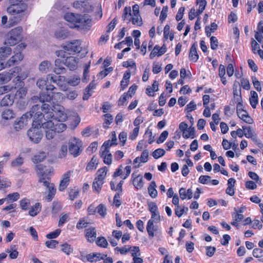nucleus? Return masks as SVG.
I'll use <instances>...</instances> for the list:
<instances>
[{"label":"nucleus","instance_id":"nucleus-42","mask_svg":"<svg viewBox=\"0 0 263 263\" xmlns=\"http://www.w3.org/2000/svg\"><path fill=\"white\" fill-rule=\"evenodd\" d=\"M130 7H125L124 9L123 13L122 15V18L124 21L128 20V22H130V18H129V16H132Z\"/></svg>","mask_w":263,"mask_h":263},{"label":"nucleus","instance_id":"nucleus-7","mask_svg":"<svg viewBox=\"0 0 263 263\" xmlns=\"http://www.w3.org/2000/svg\"><path fill=\"white\" fill-rule=\"evenodd\" d=\"M53 76L48 74L45 79H39L36 81V85L40 89H43L46 86L47 90L52 91L55 87L51 84L52 81H53Z\"/></svg>","mask_w":263,"mask_h":263},{"label":"nucleus","instance_id":"nucleus-37","mask_svg":"<svg viewBox=\"0 0 263 263\" xmlns=\"http://www.w3.org/2000/svg\"><path fill=\"white\" fill-rule=\"evenodd\" d=\"M107 169L106 167H103L99 169L97 172V177L96 178V179H97L100 181H104L107 174Z\"/></svg>","mask_w":263,"mask_h":263},{"label":"nucleus","instance_id":"nucleus-4","mask_svg":"<svg viewBox=\"0 0 263 263\" xmlns=\"http://www.w3.org/2000/svg\"><path fill=\"white\" fill-rule=\"evenodd\" d=\"M41 109L39 105L32 106L29 112L23 115L21 117L16 118L13 123V129L15 132H19L24 129L28 124L31 118L34 120L35 112L40 111Z\"/></svg>","mask_w":263,"mask_h":263},{"label":"nucleus","instance_id":"nucleus-57","mask_svg":"<svg viewBox=\"0 0 263 263\" xmlns=\"http://www.w3.org/2000/svg\"><path fill=\"white\" fill-rule=\"evenodd\" d=\"M11 185V182L6 178L0 176V190L6 188Z\"/></svg>","mask_w":263,"mask_h":263},{"label":"nucleus","instance_id":"nucleus-21","mask_svg":"<svg viewBox=\"0 0 263 263\" xmlns=\"http://www.w3.org/2000/svg\"><path fill=\"white\" fill-rule=\"evenodd\" d=\"M15 114L14 111L9 108L3 110L1 114V118L4 120H10L15 118Z\"/></svg>","mask_w":263,"mask_h":263},{"label":"nucleus","instance_id":"nucleus-52","mask_svg":"<svg viewBox=\"0 0 263 263\" xmlns=\"http://www.w3.org/2000/svg\"><path fill=\"white\" fill-rule=\"evenodd\" d=\"M66 125L63 123H58L57 124L54 123V130L57 133H61L64 132L66 129Z\"/></svg>","mask_w":263,"mask_h":263},{"label":"nucleus","instance_id":"nucleus-47","mask_svg":"<svg viewBox=\"0 0 263 263\" xmlns=\"http://www.w3.org/2000/svg\"><path fill=\"white\" fill-rule=\"evenodd\" d=\"M52 98L53 100V102H54V101L62 102L65 99V96L61 92L53 93Z\"/></svg>","mask_w":263,"mask_h":263},{"label":"nucleus","instance_id":"nucleus-54","mask_svg":"<svg viewBox=\"0 0 263 263\" xmlns=\"http://www.w3.org/2000/svg\"><path fill=\"white\" fill-rule=\"evenodd\" d=\"M61 250L67 255H69L72 251V249L70 245L67 243H65L61 246Z\"/></svg>","mask_w":263,"mask_h":263},{"label":"nucleus","instance_id":"nucleus-61","mask_svg":"<svg viewBox=\"0 0 263 263\" xmlns=\"http://www.w3.org/2000/svg\"><path fill=\"white\" fill-rule=\"evenodd\" d=\"M39 99L42 102H49L51 100L52 97L48 94L42 93L40 95Z\"/></svg>","mask_w":263,"mask_h":263},{"label":"nucleus","instance_id":"nucleus-51","mask_svg":"<svg viewBox=\"0 0 263 263\" xmlns=\"http://www.w3.org/2000/svg\"><path fill=\"white\" fill-rule=\"evenodd\" d=\"M104 127L105 128H108V125H110L112 121L113 117L110 114H106L104 116Z\"/></svg>","mask_w":263,"mask_h":263},{"label":"nucleus","instance_id":"nucleus-22","mask_svg":"<svg viewBox=\"0 0 263 263\" xmlns=\"http://www.w3.org/2000/svg\"><path fill=\"white\" fill-rule=\"evenodd\" d=\"M69 148H81L83 146L82 141L76 137H71L68 141Z\"/></svg>","mask_w":263,"mask_h":263},{"label":"nucleus","instance_id":"nucleus-30","mask_svg":"<svg viewBox=\"0 0 263 263\" xmlns=\"http://www.w3.org/2000/svg\"><path fill=\"white\" fill-rule=\"evenodd\" d=\"M238 116L240 119L244 121L245 122L252 124L253 123V119L249 116L248 112L246 110L241 111L237 113Z\"/></svg>","mask_w":263,"mask_h":263},{"label":"nucleus","instance_id":"nucleus-6","mask_svg":"<svg viewBox=\"0 0 263 263\" xmlns=\"http://www.w3.org/2000/svg\"><path fill=\"white\" fill-rule=\"evenodd\" d=\"M64 62V65L68 67L70 70H74L77 68L79 59L77 58L74 54H71L66 51L62 52Z\"/></svg>","mask_w":263,"mask_h":263},{"label":"nucleus","instance_id":"nucleus-26","mask_svg":"<svg viewBox=\"0 0 263 263\" xmlns=\"http://www.w3.org/2000/svg\"><path fill=\"white\" fill-rule=\"evenodd\" d=\"M42 210V205L39 202H36L32 206L29 210L28 213L30 216L35 217Z\"/></svg>","mask_w":263,"mask_h":263},{"label":"nucleus","instance_id":"nucleus-38","mask_svg":"<svg viewBox=\"0 0 263 263\" xmlns=\"http://www.w3.org/2000/svg\"><path fill=\"white\" fill-rule=\"evenodd\" d=\"M130 21L132 23L138 26H140L142 24V20L139 13L138 14H132Z\"/></svg>","mask_w":263,"mask_h":263},{"label":"nucleus","instance_id":"nucleus-64","mask_svg":"<svg viewBox=\"0 0 263 263\" xmlns=\"http://www.w3.org/2000/svg\"><path fill=\"white\" fill-rule=\"evenodd\" d=\"M252 254L254 257H261L263 256V250L260 248H255L253 250Z\"/></svg>","mask_w":263,"mask_h":263},{"label":"nucleus","instance_id":"nucleus-15","mask_svg":"<svg viewBox=\"0 0 263 263\" xmlns=\"http://www.w3.org/2000/svg\"><path fill=\"white\" fill-rule=\"evenodd\" d=\"M12 53V49L8 46L0 47V60L5 61Z\"/></svg>","mask_w":263,"mask_h":263},{"label":"nucleus","instance_id":"nucleus-53","mask_svg":"<svg viewBox=\"0 0 263 263\" xmlns=\"http://www.w3.org/2000/svg\"><path fill=\"white\" fill-rule=\"evenodd\" d=\"M196 3L197 4H199L198 12L199 14H201L205 9V6L206 5V2L205 0H197Z\"/></svg>","mask_w":263,"mask_h":263},{"label":"nucleus","instance_id":"nucleus-32","mask_svg":"<svg viewBox=\"0 0 263 263\" xmlns=\"http://www.w3.org/2000/svg\"><path fill=\"white\" fill-rule=\"evenodd\" d=\"M123 66L128 68V70L133 72V73H135L137 70L136 63L133 60L127 61L123 62Z\"/></svg>","mask_w":263,"mask_h":263},{"label":"nucleus","instance_id":"nucleus-8","mask_svg":"<svg viewBox=\"0 0 263 263\" xmlns=\"http://www.w3.org/2000/svg\"><path fill=\"white\" fill-rule=\"evenodd\" d=\"M43 128L45 129L46 138L47 139H52L57 133L54 130V123L52 121L42 122Z\"/></svg>","mask_w":263,"mask_h":263},{"label":"nucleus","instance_id":"nucleus-55","mask_svg":"<svg viewBox=\"0 0 263 263\" xmlns=\"http://www.w3.org/2000/svg\"><path fill=\"white\" fill-rule=\"evenodd\" d=\"M97 212L102 217H105L106 215V209L102 204H100L97 207Z\"/></svg>","mask_w":263,"mask_h":263},{"label":"nucleus","instance_id":"nucleus-9","mask_svg":"<svg viewBox=\"0 0 263 263\" xmlns=\"http://www.w3.org/2000/svg\"><path fill=\"white\" fill-rule=\"evenodd\" d=\"M154 222L148 220L146 224V231L149 238H153L157 235L161 234V230L159 226L155 225Z\"/></svg>","mask_w":263,"mask_h":263},{"label":"nucleus","instance_id":"nucleus-56","mask_svg":"<svg viewBox=\"0 0 263 263\" xmlns=\"http://www.w3.org/2000/svg\"><path fill=\"white\" fill-rule=\"evenodd\" d=\"M242 128L244 129L245 136L247 138H252L254 136V132L250 126H243Z\"/></svg>","mask_w":263,"mask_h":263},{"label":"nucleus","instance_id":"nucleus-13","mask_svg":"<svg viewBox=\"0 0 263 263\" xmlns=\"http://www.w3.org/2000/svg\"><path fill=\"white\" fill-rule=\"evenodd\" d=\"M10 17L8 21V27H12L17 25L22 20L24 14H9Z\"/></svg>","mask_w":263,"mask_h":263},{"label":"nucleus","instance_id":"nucleus-28","mask_svg":"<svg viewBox=\"0 0 263 263\" xmlns=\"http://www.w3.org/2000/svg\"><path fill=\"white\" fill-rule=\"evenodd\" d=\"M148 152L145 149L141 154L140 157H138L134 160V163H145L148 161Z\"/></svg>","mask_w":263,"mask_h":263},{"label":"nucleus","instance_id":"nucleus-23","mask_svg":"<svg viewBox=\"0 0 263 263\" xmlns=\"http://www.w3.org/2000/svg\"><path fill=\"white\" fill-rule=\"evenodd\" d=\"M85 236L88 241L93 242L97 236L96 231L95 229L93 227H90L87 229L86 230Z\"/></svg>","mask_w":263,"mask_h":263},{"label":"nucleus","instance_id":"nucleus-25","mask_svg":"<svg viewBox=\"0 0 263 263\" xmlns=\"http://www.w3.org/2000/svg\"><path fill=\"white\" fill-rule=\"evenodd\" d=\"M68 34L69 32L67 29L60 28L55 31L54 35L58 39L64 40L68 36Z\"/></svg>","mask_w":263,"mask_h":263},{"label":"nucleus","instance_id":"nucleus-17","mask_svg":"<svg viewBox=\"0 0 263 263\" xmlns=\"http://www.w3.org/2000/svg\"><path fill=\"white\" fill-rule=\"evenodd\" d=\"M166 51V48L165 46H163L160 47V46L156 45L155 46L152 52L151 53L149 57L151 59H153L156 56H161Z\"/></svg>","mask_w":263,"mask_h":263},{"label":"nucleus","instance_id":"nucleus-19","mask_svg":"<svg viewBox=\"0 0 263 263\" xmlns=\"http://www.w3.org/2000/svg\"><path fill=\"white\" fill-rule=\"evenodd\" d=\"M101 157L103 159L104 163L110 165L112 163V155L109 149H104L100 152Z\"/></svg>","mask_w":263,"mask_h":263},{"label":"nucleus","instance_id":"nucleus-46","mask_svg":"<svg viewBox=\"0 0 263 263\" xmlns=\"http://www.w3.org/2000/svg\"><path fill=\"white\" fill-rule=\"evenodd\" d=\"M62 206L61 203L53 201L52 203L51 212L53 214H57L62 209Z\"/></svg>","mask_w":263,"mask_h":263},{"label":"nucleus","instance_id":"nucleus-45","mask_svg":"<svg viewBox=\"0 0 263 263\" xmlns=\"http://www.w3.org/2000/svg\"><path fill=\"white\" fill-rule=\"evenodd\" d=\"M217 28V25L215 23H211L210 26L205 27V33L208 36H210L212 33L214 32Z\"/></svg>","mask_w":263,"mask_h":263},{"label":"nucleus","instance_id":"nucleus-41","mask_svg":"<svg viewBox=\"0 0 263 263\" xmlns=\"http://www.w3.org/2000/svg\"><path fill=\"white\" fill-rule=\"evenodd\" d=\"M16 88V86L14 87L10 85L1 86L0 87V96L5 93L13 91Z\"/></svg>","mask_w":263,"mask_h":263},{"label":"nucleus","instance_id":"nucleus-50","mask_svg":"<svg viewBox=\"0 0 263 263\" xmlns=\"http://www.w3.org/2000/svg\"><path fill=\"white\" fill-rule=\"evenodd\" d=\"M96 243L99 247L106 248L108 246L107 240L104 237H99L96 241Z\"/></svg>","mask_w":263,"mask_h":263},{"label":"nucleus","instance_id":"nucleus-20","mask_svg":"<svg viewBox=\"0 0 263 263\" xmlns=\"http://www.w3.org/2000/svg\"><path fill=\"white\" fill-rule=\"evenodd\" d=\"M197 44L194 43L192 45L189 53V59L190 61L196 62L199 59V55L197 51Z\"/></svg>","mask_w":263,"mask_h":263},{"label":"nucleus","instance_id":"nucleus-18","mask_svg":"<svg viewBox=\"0 0 263 263\" xmlns=\"http://www.w3.org/2000/svg\"><path fill=\"white\" fill-rule=\"evenodd\" d=\"M124 171L126 172L125 175L124 177H122L123 173V167L120 166L118 168L116 171L114 173L113 176L114 177H116L118 176H121L122 179H125L127 177L129 176L131 172V167L130 166H126L124 168Z\"/></svg>","mask_w":263,"mask_h":263},{"label":"nucleus","instance_id":"nucleus-35","mask_svg":"<svg viewBox=\"0 0 263 263\" xmlns=\"http://www.w3.org/2000/svg\"><path fill=\"white\" fill-rule=\"evenodd\" d=\"M46 157V154L44 152H40L39 154L35 155L32 158V161L34 163H38L43 161Z\"/></svg>","mask_w":263,"mask_h":263},{"label":"nucleus","instance_id":"nucleus-3","mask_svg":"<svg viewBox=\"0 0 263 263\" xmlns=\"http://www.w3.org/2000/svg\"><path fill=\"white\" fill-rule=\"evenodd\" d=\"M43 121V112L37 111L34 115L32 126L27 132V136L29 140L35 143H38L42 139L43 134L41 130V125Z\"/></svg>","mask_w":263,"mask_h":263},{"label":"nucleus","instance_id":"nucleus-11","mask_svg":"<svg viewBox=\"0 0 263 263\" xmlns=\"http://www.w3.org/2000/svg\"><path fill=\"white\" fill-rule=\"evenodd\" d=\"M53 81L52 83H56L62 91H66L67 90V81L65 77L63 76L53 77Z\"/></svg>","mask_w":263,"mask_h":263},{"label":"nucleus","instance_id":"nucleus-33","mask_svg":"<svg viewBox=\"0 0 263 263\" xmlns=\"http://www.w3.org/2000/svg\"><path fill=\"white\" fill-rule=\"evenodd\" d=\"M156 184L154 181H152L149 186L148 187L149 195L153 198H155L157 196L158 192L156 189Z\"/></svg>","mask_w":263,"mask_h":263},{"label":"nucleus","instance_id":"nucleus-63","mask_svg":"<svg viewBox=\"0 0 263 263\" xmlns=\"http://www.w3.org/2000/svg\"><path fill=\"white\" fill-rule=\"evenodd\" d=\"M119 139L120 142V146H123L127 139V134L124 132L120 133L119 135Z\"/></svg>","mask_w":263,"mask_h":263},{"label":"nucleus","instance_id":"nucleus-29","mask_svg":"<svg viewBox=\"0 0 263 263\" xmlns=\"http://www.w3.org/2000/svg\"><path fill=\"white\" fill-rule=\"evenodd\" d=\"M98 164V161L95 156H93L90 161L88 163L86 167V170L87 172H91L96 170Z\"/></svg>","mask_w":263,"mask_h":263},{"label":"nucleus","instance_id":"nucleus-39","mask_svg":"<svg viewBox=\"0 0 263 263\" xmlns=\"http://www.w3.org/2000/svg\"><path fill=\"white\" fill-rule=\"evenodd\" d=\"M183 137L185 138H194L195 137V128L193 127H188L182 133Z\"/></svg>","mask_w":263,"mask_h":263},{"label":"nucleus","instance_id":"nucleus-24","mask_svg":"<svg viewBox=\"0 0 263 263\" xmlns=\"http://www.w3.org/2000/svg\"><path fill=\"white\" fill-rule=\"evenodd\" d=\"M63 64H64L63 60L62 61L60 59H57L55 61L54 72L58 74L64 73L65 71V69L63 67Z\"/></svg>","mask_w":263,"mask_h":263},{"label":"nucleus","instance_id":"nucleus-60","mask_svg":"<svg viewBox=\"0 0 263 263\" xmlns=\"http://www.w3.org/2000/svg\"><path fill=\"white\" fill-rule=\"evenodd\" d=\"M20 198V194L17 192L8 194L6 197L7 200L15 201Z\"/></svg>","mask_w":263,"mask_h":263},{"label":"nucleus","instance_id":"nucleus-44","mask_svg":"<svg viewBox=\"0 0 263 263\" xmlns=\"http://www.w3.org/2000/svg\"><path fill=\"white\" fill-rule=\"evenodd\" d=\"M20 205L23 210H28L30 206L29 200L26 198L22 199L20 201Z\"/></svg>","mask_w":263,"mask_h":263},{"label":"nucleus","instance_id":"nucleus-14","mask_svg":"<svg viewBox=\"0 0 263 263\" xmlns=\"http://www.w3.org/2000/svg\"><path fill=\"white\" fill-rule=\"evenodd\" d=\"M24 58V55L21 52H18L12 56L7 61V66L11 67L18 64Z\"/></svg>","mask_w":263,"mask_h":263},{"label":"nucleus","instance_id":"nucleus-31","mask_svg":"<svg viewBox=\"0 0 263 263\" xmlns=\"http://www.w3.org/2000/svg\"><path fill=\"white\" fill-rule=\"evenodd\" d=\"M51 67V64L48 61H44L42 62L39 66V69L40 71L44 73L47 72Z\"/></svg>","mask_w":263,"mask_h":263},{"label":"nucleus","instance_id":"nucleus-59","mask_svg":"<svg viewBox=\"0 0 263 263\" xmlns=\"http://www.w3.org/2000/svg\"><path fill=\"white\" fill-rule=\"evenodd\" d=\"M151 214V218L149 220L152 221L156 223L160 222L161 221V216L159 211L152 213Z\"/></svg>","mask_w":263,"mask_h":263},{"label":"nucleus","instance_id":"nucleus-43","mask_svg":"<svg viewBox=\"0 0 263 263\" xmlns=\"http://www.w3.org/2000/svg\"><path fill=\"white\" fill-rule=\"evenodd\" d=\"M47 187L48 188L49 192L46 197V199L48 201H50L53 198V196L55 195L56 190L54 188L53 184H51L50 185V186H47Z\"/></svg>","mask_w":263,"mask_h":263},{"label":"nucleus","instance_id":"nucleus-40","mask_svg":"<svg viewBox=\"0 0 263 263\" xmlns=\"http://www.w3.org/2000/svg\"><path fill=\"white\" fill-rule=\"evenodd\" d=\"M133 185L137 189H141L143 186V178L140 176H138L133 180Z\"/></svg>","mask_w":263,"mask_h":263},{"label":"nucleus","instance_id":"nucleus-5","mask_svg":"<svg viewBox=\"0 0 263 263\" xmlns=\"http://www.w3.org/2000/svg\"><path fill=\"white\" fill-rule=\"evenodd\" d=\"M23 28L22 27L14 28L9 31L6 36L4 45L8 46H12L16 45L22 40V33Z\"/></svg>","mask_w":263,"mask_h":263},{"label":"nucleus","instance_id":"nucleus-49","mask_svg":"<svg viewBox=\"0 0 263 263\" xmlns=\"http://www.w3.org/2000/svg\"><path fill=\"white\" fill-rule=\"evenodd\" d=\"M113 137L112 138L111 141L108 140L105 142L103 145V146H104L105 148H108L109 147L114 146L117 144V138L115 136V134H113Z\"/></svg>","mask_w":263,"mask_h":263},{"label":"nucleus","instance_id":"nucleus-27","mask_svg":"<svg viewBox=\"0 0 263 263\" xmlns=\"http://www.w3.org/2000/svg\"><path fill=\"white\" fill-rule=\"evenodd\" d=\"M14 101V96L11 95H7L4 96L1 101L0 104L2 106L11 105Z\"/></svg>","mask_w":263,"mask_h":263},{"label":"nucleus","instance_id":"nucleus-36","mask_svg":"<svg viewBox=\"0 0 263 263\" xmlns=\"http://www.w3.org/2000/svg\"><path fill=\"white\" fill-rule=\"evenodd\" d=\"M250 103L253 108H255L258 104V95L257 92L254 91H251Z\"/></svg>","mask_w":263,"mask_h":263},{"label":"nucleus","instance_id":"nucleus-16","mask_svg":"<svg viewBox=\"0 0 263 263\" xmlns=\"http://www.w3.org/2000/svg\"><path fill=\"white\" fill-rule=\"evenodd\" d=\"M81 49V47H80V42L79 41H75L68 44L66 46L64 51H66L67 52L68 51L70 50L73 52H79L80 51Z\"/></svg>","mask_w":263,"mask_h":263},{"label":"nucleus","instance_id":"nucleus-10","mask_svg":"<svg viewBox=\"0 0 263 263\" xmlns=\"http://www.w3.org/2000/svg\"><path fill=\"white\" fill-rule=\"evenodd\" d=\"M27 9L25 4H19L18 5H9L7 8V12L8 14H24Z\"/></svg>","mask_w":263,"mask_h":263},{"label":"nucleus","instance_id":"nucleus-2","mask_svg":"<svg viewBox=\"0 0 263 263\" xmlns=\"http://www.w3.org/2000/svg\"><path fill=\"white\" fill-rule=\"evenodd\" d=\"M40 108L41 109V111H43V118L45 117L47 118H53L60 122L65 121L67 118L68 110L65 109L63 106L58 103L52 102L51 112H49L50 109L48 104H43Z\"/></svg>","mask_w":263,"mask_h":263},{"label":"nucleus","instance_id":"nucleus-1","mask_svg":"<svg viewBox=\"0 0 263 263\" xmlns=\"http://www.w3.org/2000/svg\"><path fill=\"white\" fill-rule=\"evenodd\" d=\"M64 18L70 28L84 33L89 31L92 26V18L87 14L67 12Z\"/></svg>","mask_w":263,"mask_h":263},{"label":"nucleus","instance_id":"nucleus-48","mask_svg":"<svg viewBox=\"0 0 263 263\" xmlns=\"http://www.w3.org/2000/svg\"><path fill=\"white\" fill-rule=\"evenodd\" d=\"M103 183L104 181L98 180L97 179L95 178L93 182L92 188L97 192H99Z\"/></svg>","mask_w":263,"mask_h":263},{"label":"nucleus","instance_id":"nucleus-62","mask_svg":"<svg viewBox=\"0 0 263 263\" xmlns=\"http://www.w3.org/2000/svg\"><path fill=\"white\" fill-rule=\"evenodd\" d=\"M27 93V89L26 88L21 87L19 88L15 93V96L18 97L20 98L24 97Z\"/></svg>","mask_w":263,"mask_h":263},{"label":"nucleus","instance_id":"nucleus-34","mask_svg":"<svg viewBox=\"0 0 263 263\" xmlns=\"http://www.w3.org/2000/svg\"><path fill=\"white\" fill-rule=\"evenodd\" d=\"M81 82V78L77 76H73L69 78L67 80V83L71 86H77Z\"/></svg>","mask_w":263,"mask_h":263},{"label":"nucleus","instance_id":"nucleus-12","mask_svg":"<svg viewBox=\"0 0 263 263\" xmlns=\"http://www.w3.org/2000/svg\"><path fill=\"white\" fill-rule=\"evenodd\" d=\"M70 176L71 172L69 171L62 175L59 187L60 191H63L67 187L70 182Z\"/></svg>","mask_w":263,"mask_h":263},{"label":"nucleus","instance_id":"nucleus-58","mask_svg":"<svg viewBox=\"0 0 263 263\" xmlns=\"http://www.w3.org/2000/svg\"><path fill=\"white\" fill-rule=\"evenodd\" d=\"M165 151L164 149H156L153 153L152 156L155 159H158L164 155Z\"/></svg>","mask_w":263,"mask_h":263}]
</instances>
